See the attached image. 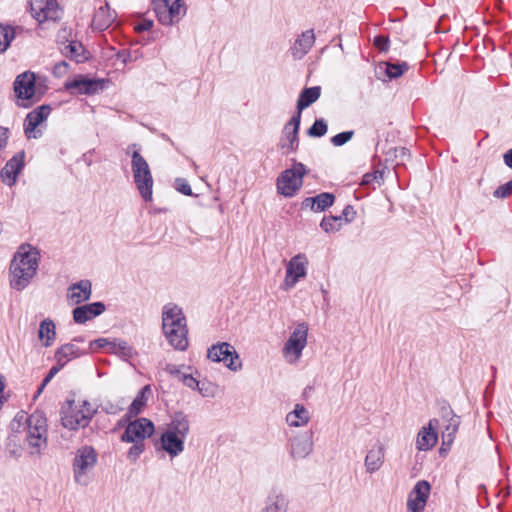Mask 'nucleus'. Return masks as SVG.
Returning <instances> with one entry per match:
<instances>
[{
  "mask_svg": "<svg viewBox=\"0 0 512 512\" xmlns=\"http://www.w3.org/2000/svg\"><path fill=\"white\" fill-rule=\"evenodd\" d=\"M63 368L64 366H60V363L56 362V364L50 368L48 374L43 379V382L38 390V393H40L43 390V388L53 379V377Z\"/></svg>",
  "mask_w": 512,
  "mask_h": 512,
  "instance_id": "nucleus-49",
  "label": "nucleus"
},
{
  "mask_svg": "<svg viewBox=\"0 0 512 512\" xmlns=\"http://www.w3.org/2000/svg\"><path fill=\"white\" fill-rule=\"evenodd\" d=\"M63 368L64 366H60V363L56 362V364L50 368L48 374L43 379V382L38 390V393H40L43 390V388L53 379V377Z\"/></svg>",
  "mask_w": 512,
  "mask_h": 512,
  "instance_id": "nucleus-50",
  "label": "nucleus"
},
{
  "mask_svg": "<svg viewBox=\"0 0 512 512\" xmlns=\"http://www.w3.org/2000/svg\"><path fill=\"white\" fill-rule=\"evenodd\" d=\"M327 132V124L323 119H317L308 130V135L312 137H322Z\"/></svg>",
  "mask_w": 512,
  "mask_h": 512,
  "instance_id": "nucleus-43",
  "label": "nucleus"
},
{
  "mask_svg": "<svg viewBox=\"0 0 512 512\" xmlns=\"http://www.w3.org/2000/svg\"><path fill=\"white\" fill-rule=\"evenodd\" d=\"M408 70V64L402 63H386V74L390 79L400 77L405 71Z\"/></svg>",
  "mask_w": 512,
  "mask_h": 512,
  "instance_id": "nucleus-42",
  "label": "nucleus"
},
{
  "mask_svg": "<svg viewBox=\"0 0 512 512\" xmlns=\"http://www.w3.org/2000/svg\"><path fill=\"white\" fill-rule=\"evenodd\" d=\"M307 265L308 260L304 254H297L289 260L286 265L285 289L293 288L301 278L306 276Z\"/></svg>",
  "mask_w": 512,
  "mask_h": 512,
  "instance_id": "nucleus-13",
  "label": "nucleus"
},
{
  "mask_svg": "<svg viewBox=\"0 0 512 512\" xmlns=\"http://www.w3.org/2000/svg\"><path fill=\"white\" fill-rule=\"evenodd\" d=\"M99 407L103 412L111 415H116L123 410V407L120 403H113L109 400L101 403Z\"/></svg>",
  "mask_w": 512,
  "mask_h": 512,
  "instance_id": "nucleus-45",
  "label": "nucleus"
},
{
  "mask_svg": "<svg viewBox=\"0 0 512 512\" xmlns=\"http://www.w3.org/2000/svg\"><path fill=\"white\" fill-rule=\"evenodd\" d=\"M176 189L186 196L192 195L191 186L184 179H176Z\"/></svg>",
  "mask_w": 512,
  "mask_h": 512,
  "instance_id": "nucleus-51",
  "label": "nucleus"
},
{
  "mask_svg": "<svg viewBox=\"0 0 512 512\" xmlns=\"http://www.w3.org/2000/svg\"><path fill=\"white\" fill-rule=\"evenodd\" d=\"M136 147V144L130 145L127 153L129 154L130 150ZM131 158V170L137 190L146 202H150L152 201L154 181L149 164L138 150L132 151Z\"/></svg>",
  "mask_w": 512,
  "mask_h": 512,
  "instance_id": "nucleus-3",
  "label": "nucleus"
},
{
  "mask_svg": "<svg viewBox=\"0 0 512 512\" xmlns=\"http://www.w3.org/2000/svg\"><path fill=\"white\" fill-rule=\"evenodd\" d=\"M385 457V448L381 443L375 444L367 453L364 461L366 472L372 474L378 471L383 463Z\"/></svg>",
  "mask_w": 512,
  "mask_h": 512,
  "instance_id": "nucleus-27",
  "label": "nucleus"
},
{
  "mask_svg": "<svg viewBox=\"0 0 512 512\" xmlns=\"http://www.w3.org/2000/svg\"><path fill=\"white\" fill-rule=\"evenodd\" d=\"M2 230H3V224H2V222L0 221V234L2 233Z\"/></svg>",
  "mask_w": 512,
  "mask_h": 512,
  "instance_id": "nucleus-63",
  "label": "nucleus"
},
{
  "mask_svg": "<svg viewBox=\"0 0 512 512\" xmlns=\"http://www.w3.org/2000/svg\"><path fill=\"white\" fill-rule=\"evenodd\" d=\"M374 45L380 50V51H387L389 48V39L385 36H376L374 38Z\"/></svg>",
  "mask_w": 512,
  "mask_h": 512,
  "instance_id": "nucleus-53",
  "label": "nucleus"
},
{
  "mask_svg": "<svg viewBox=\"0 0 512 512\" xmlns=\"http://www.w3.org/2000/svg\"><path fill=\"white\" fill-rule=\"evenodd\" d=\"M207 357L214 362H223L231 371H238L242 367L237 351L227 342L212 345L208 349Z\"/></svg>",
  "mask_w": 512,
  "mask_h": 512,
  "instance_id": "nucleus-10",
  "label": "nucleus"
},
{
  "mask_svg": "<svg viewBox=\"0 0 512 512\" xmlns=\"http://www.w3.org/2000/svg\"><path fill=\"white\" fill-rule=\"evenodd\" d=\"M12 429L24 434V441L31 454H40L47 446V419L43 412L30 415L18 413L12 422Z\"/></svg>",
  "mask_w": 512,
  "mask_h": 512,
  "instance_id": "nucleus-1",
  "label": "nucleus"
},
{
  "mask_svg": "<svg viewBox=\"0 0 512 512\" xmlns=\"http://www.w3.org/2000/svg\"><path fill=\"white\" fill-rule=\"evenodd\" d=\"M69 64L66 61H60L55 64L53 74L56 77H62L68 72Z\"/></svg>",
  "mask_w": 512,
  "mask_h": 512,
  "instance_id": "nucleus-52",
  "label": "nucleus"
},
{
  "mask_svg": "<svg viewBox=\"0 0 512 512\" xmlns=\"http://www.w3.org/2000/svg\"><path fill=\"white\" fill-rule=\"evenodd\" d=\"M98 461V454L92 446H82L76 453L72 464L74 481L87 486L92 480V472Z\"/></svg>",
  "mask_w": 512,
  "mask_h": 512,
  "instance_id": "nucleus-6",
  "label": "nucleus"
},
{
  "mask_svg": "<svg viewBox=\"0 0 512 512\" xmlns=\"http://www.w3.org/2000/svg\"><path fill=\"white\" fill-rule=\"evenodd\" d=\"M150 393V386L149 385H146L144 386L140 392L138 393V395L136 396V398L133 400V402L131 403L130 407H129V414L132 415V416H136L137 414H139L142 410V408L145 406L146 402H147V394Z\"/></svg>",
  "mask_w": 512,
  "mask_h": 512,
  "instance_id": "nucleus-37",
  "label": "nucleus"
},
{
  "mask_svg": "<svg viewBox=\"0 0 512 512\" xmlns=\"http://www.w3.org/2000/svg\"><path fill=\"white\" fill-rule=\"evenodd\" d=\"M13 86L18 104L25 108L39 101L45 92L41 83L36 81L35 74L30 71L18 75Z\"/></svg>",
  "mask_w": 512,
  "mask_h": 512,
  "instance_id": "nucleus-5",
  "label": "nucleus"
},
{
  "mask_svg": "<svg viewBox=\"0 0 512 512\" xmlns=\"http://www.w3.org/2000/svg\"><path fill=\"white\" fill-rule=\"evenodd\" d=\"M320 94L321 88L319 86L305 88L299 95L296 114H299V117L301 118L302 110L317 101L320 97Z\"/></svg>",
  "mask_w": 512,
  "mask_h": 512,
  "instance_id": "nucleus-32",
  "label": "nucleus"
},
{
  "mask_svg": "<svg viewBox=\"0 0 512 512\" xmlns=\"http://www.w3.org/2000/svg\"><path fill=\"white\" fill-rule=\"evenodd\" d=\"M210 388H212L211 383H205V385H204V391L208 392V393H209V396H211V395L213 394V391H210Z\"/></svg>",
  "mask_w": 512,
  "mask_h": 512,
  "instance_id": "nucleus-61",
  "label": "nucleus"
},
{
  "mask_svg": "<svg viewBox=\"0 0 512 512\" xmlns=\"http://www.w3.org/2000/svg\"><path fill=\"white\" fill-rule=\"evenodd\" d=\"M39 266V252L31 245H21L13 256L9 268L12 289L24 290L35 277Z\"/></svg>",
  "mask_w": 512,
  "mask_h": 512,
  "instance_id": "nucleus-2",
  "label": "nucleus"
},
{
  "mask_svg": "<svg viewBox=\"0 0 512 512\" xmlns=\"http://www.w3.org/2000/svg\"><path fill=\"white\" fill-rule=\"evenodd\" d=\"M38 337L44 347H50L56 339L55 323L47 318L41 321L38 331Z\"/></svg>",
  "mask_w": 512,
  "mask_h": 512,
  "instance_id": "nucleus-34",
  "label": "nucleus"
},
{
  "mask_svg": "<svg viewBox=\"0 0 512 512\" xmlns=\"http://www.w3.org/2000/svg\"><path fill=\"white\" fill-rule=\"evenodd\" d=\"M512 194V179L507 183L500 185L493 193L496 198H506Z\"/></svg>",
  "mask_w": 512,
  "mask_h": 512,
  "instance_id": "nucleus-48",
  "label": "nucleus"
},
{
  "mask_svg": "<svg viewBox=\"0 0 512 512\" xmlns=\"http://www.w3.org/2000/svg\"><path fill=\"white\" fill-rule=\"evenodd\" d=\"M185 386L188 388H191L193 390H198L199 393L204 396L208 397L209 393L204 391V385L205 382L198 381L195 377H193L191 374L182 375V381Z\"/></svg>",
  "mask_w": 512,
  "mask_h": 512,
  "instance_id": "nucleus-41",
  "label": "nucleus"
},
{
  "mask_svg": "<svg viewBox=\"0 0 512 512\" xmlns=\"http://www.w3.org/2000/svg\"><path fill=\"white\" fill-rule=\"evenodd\" d=\"M132 443H133V445L128 450L127 458L131 462H135L139 458V456L144 452L145 445H144V443H141V442H132Z\"/></svg>",
  "mask_w": 512,
  "mask_h": 512,
  "instance_id": "nucleus-44",
  "label": "nucleus"
},
{
  "mask_svg": "<svg viewBox=\"0 0 512 512\" xmlns=\"http://www.w3.org/2000/svg\"><path fill=\"white\" fill-rule=\"evenodd\" d=\"M315 43V35L313 29L306 30L298 36L291 48V54L294 59H302L313 47Z\"/></svg>",
  "mask_w": 512,
  "mask_h": 512,
  "instance_id": "nucleus-25",
  "label": "nucleus"
},
{
  "mask_svg": "<svg viewBox=\"0 0 512 512\" xmlns=\"http://www.w3.org/2000/svg\"><path fill=\"white\" fill-rule=\"evenodd\" d=\"M431 490L430 484L425 480L418 481L412 489L407 502L410 512H422L425 508Z\"/></svg>",
  "mask_w": 512,
  "mask_h": 512,
  "instance_id": "nucleus-16",
  "label": "nucleus"
},
{
  "mask_svg": "<svg viewBox=\"0 0 512 512\" xmlns=\"http://www.w3.org/2000/svg\"><path fill=\"white\" fill-rule=\"evenodd\" d=\"M288 500L282 494H272L267 498L263 512H287Z\"/></svg>",
  "mask_w": 512,
  "mask_h": 512,
  "instance_id": "nucleus-35",
  "label": "nucleus"
},
{
  "mask_svg": "<svg viewBox=\"0 0 512 512\" xmlns=\"http://www.w3.org/2000/svg\"><path fill=\"white\" fill-rule=\"evenodd\" d=\"M437 423V420L432 419L429 421L428 426L423 427L418 432L416 438V449L418 451H428L436 445L438 441Z\"/></svg>",
  "mask_w": 512,
  "mask_h": 512,
  "instance_id": "nucleus-21",
  "label": "nucleus"
},
{
  "mask_svg": "<svg viewBox=\"0 0 512 512\" xmlns=\"http://www.w3.org/2000/svg\"><path fill=\"white\" fill-rule=\"evenodd\" d=\"M61 52L64 56L74 59L76 62H82L86 59L83 55L84 47L78 41H71L68 44H65L61 48Z\"/></svg>",
  "mask_w": 512,
  "mask_h": 512,
  "instance_id": "nucleus-36",
  "label": "nucleus"
},
{
  "mask_svg": "<svg viewBox=\"0 0 512 512\" xmlns=\"http://www.w3.org/2000/svg\"><path fill=\"white\" fill-rule=\"evenodd\" d=\"M50 111V106L42 105L27 114L24 120V132L28 138H38L40 131H36V128L47 119Z\"/></svg>",
  "mask_w": 512,
  "mask_h": 512,
  "instance_id": "nucleus-17",
  "label": "nucleus"
},
{
  "mask_svg": "<svg viewBox=\"0 0 512 512\" xmlns=\"http://www.w3.org/2000/svg\"><path fill=\"white\" fill-rule=\"evenodd\" d=\"M313 451V433L303 432L289 441V453L294 460L304 459Z\"/></svg>",
  "mask_w": 512,
  "mask_h": 512,
  "instance_id": "nucleus-15",
  "label": "nucleus"
},
{
  "mask_svg": "<svg viewBox=\"0 0 512 512\" xmlns=\"http://www.w3.org/2000/svg\"><path fill=\"white\" fill-rule=\"evenodd\" d=\"M153 27L152 21H144L140 24H138L135 29L139 32L141 31H149Z\"/></svg>",
  "mask_w": 512,
  "mask_h": 512,
  "instance_id": "nucleus-58",
  "label": "nucleus"
},
{
  "mask_svg": "<svg viewBox=\"0 0 512 512\" xmlns=\"http://www.w3.org/2000/svg\"><path fill=\"white\" fill-rule=\"evenodd\" d=\"M113 349L116 353H120L124 357H131L133 353L128 343L122 340L113 343Z\"/></svg>",
  "mask_w": 512,
  "mask_h": 512,
  "instance_id": "nucleus-47",
  "label": "nucleus"
},
{
  "mask_svg": "<svg viewBox=\"0 0 512 512\" xmlns=\"http://www.w3.org/2000/svg\"><path fill=\"white\" fill-rule=\"evenodd\" d=\"M154 432V424L147 418H138L130 422L121 436L123 442H141Z\"/></svg>",
  "mask_w": 512,
  "mask_h": 512,
  "instance_id": "nucleus-12",
  "label": "nucleus"
},
{
  "mask_svg": "<svg viewBox=\"0 0 512 512\" xmlns=\"http://www.w3.org/2000/svg\"><path fill=\"white\" fill-rule=\"evenodd\" d=\"M92 293V284L89 280H81L77 283L72 284L67 293V297L74 304L90 299Z\"/></svg>",
  "mask_w": 512,
  "mask_h": 512,
  "instance_id": "nucleus-28",
  "label": "nucleus"
},
{
  "mask_svg": "<svg viewBox=\"0 0 512 512\" xmlns=\"http://www.w3.org/2000/svg\"><path fill=\"white\" fill-rule=\"evenodd\" d=\"M166 430L172 431V433L185 439L190 430L189 421L182 412H177L173 415L172 420L168 424Z\"/></svg>",
  "mask_w": 512,
  "mask_h": 512,
  "instance_id": "nucleus-33",
  "label": "nucleus"
},
{
  "mask_svg": "<svg viewBox=\"0 0 512 512\" xmlns=\"http://www.w3.org/2000/svg\"><path fill=\"white\" fill-rule=\"evenodd\" d=\"M169 344L176 350L184 351L189 345L188 328L163 330Z\"/></svg>",
  "mask_w": 512,
  "mask_h": 512,
  "instance_id": "nucleus-29",
  "label": "nucleus"
},
{
  "mask_svg": "<svg viewBox=\"0 0 512 512\" xmlns=\"http://www.w3.org/2000/svg\"><path fill=\"white\" fill-rule=\"evenodd\" d=\"M15 38V30L10 25L0 24V54L4 53Z\"/></svg>",
  "mask_w": 512,
  "mask_h": 512,
  "instance_id": "nucleus-38",
  "label": "nucleus"
},
{
  "mask_svg": "<svg viewBox=\"0 0 512 512\" xmlns=\"http://www.w3.org/2000/svg\"><path fill=\"white\" fill-rule=\"evenodd\" d=\"M166 371L169 374L177 377L179 381H182V375H186V373L182 372L181 369L175 365H167Z\"/></svg>",
  "mask_w": 512,
  "mask_h": 512,
  "instance_id": "nucleus-55",
  "label": "nucleus"
},
{
  "mask_svg": "<svg viewBox=\"0 0 512 512\" xmlns=\"http://www.w3.org/2000/svg\"><path fill=\"white\" fill-rule=\"evenodd\" d=\"M104 80L90 79L83 75H77L73 80L65 83V89L72 94L93 95L103 90Z\"/></svg>",
  "mask_w": 512,
  "mask_h": 512,
  "instance_id": "nucleus-14",
  "label": "nucleus"
},
{
  "mask_svg": "<svg viewBox=\"0 0 512 512\" xmlns=\"http://www.w3.org/2000/svg\"><path fill=\"white\" fill-rule=\"evenodd\" d=\"M460 422L461 421L459 416L454 414L451 416L448 425L445 427V430L443 431L444 442H447L449 444L453 442L454 436L458 431Z\"/></svg>",
  "mask_w": 512,
  "mask_h": 512,
  "instance_id": "nucleus-39",
  "label": "nucleus"
},
{
  "mask_svg": "<svg viewBox=\"0 0 512 512\" xmlns=\"http://www.w3.org/2000/svg\"><path fill=\"white\" fill-rule=\"evenodd\" d=\"M153 5L158 21L166 26L178 23L187 10L183 0H153Z\"/></svg>",
  "mask_w": 512,
  "mask_h": 512,
  "instance_id": "nucleus-9",
  "label": "nucleus"
},
{
  "mask_svg": "<svg viewBox=\"0 0 512 512\" xmlns=\"http://www.w3.org/2000/svg\"><path fill=\"white\" fill-rule=\"evenodd\" d=\"M108 344H110V342L107 339L99 338V339H96V340H93L90 342V348L92 350L100 349V348H104Z\"/></svg>",
  "mask_w": 512,
  "mask_h": 512,
  "instance_id": "nucleus-57",
  "label": "nucleus"
},
{
  "mask_svg": "<svg viewBox=\"0 0 512 512\" xmlns=\"http://www.w3.org/2000/svg\"><path fill=\"white\" fill-rule=\"evenodd\" d=\"M308 325L305 322L297 324L288 340L285 342L282 353L289 364L297 363L307 345Z\"/></svg>",
  "mask_w": 512,
  "mask_h": 512,
  "instance_id": "nucleus-8",
  "label": "nucleus"
},
{
  "mask_svg": "<svg viewBox=\"0 0 512 512\" xmlns=\"http://www.w3.org/2000/svg\"><path fill=\"white\" fill-rule=\"evenodd\" d=\"M115 17V13L110 10L108 4L101 6L93 16L92 27L95 30L104 31L114 22Z\"/></svg>",
  "mask_w": 512,
  "mask_h": 512,
  "instance_id": "nucleus-30",
  "label": "nucleus"
},
{
  "mask_svg": "<svg viewBox=\"0 0 512 512\" xmlns=\"http://www.w3.org/2000/svg\"><path fill=\"white\" fill-rule=\"evenodd\" d=\"M183 327H187V322L182 309L172 303L165 305L162 311V330Z\"/></svg>",
  "mask_w": 512,
  "mask_h": 512,
  "instance_id": "nucleus-18",
  "label": "nucleus"
},
{
  "mask_svg": "<svg viewBox=\"0 0 512 512\" xmlns=\"http://www.w3.org/2000/svg\"><path fill=\"white\" fill-rule=\"evenodd\" d=\"M8 143V129L0 126V151L6 147Z\"/></svg>",
  "mask_w": 512,
  "mask_h": 512,
  "instance_id": "nucleus-56",
  "label": "nucleus"
},
{
  "mask_svg": "<svg viewBox=\"0 0 512 512\" xmlns=\"http://www.w3.org/2000/svg\"><path fill=\"white\" fill-rule=\"evenodd\" d=\"M30 12L39 24L56 22L62 15V10L56 0H30Z\"/></svg>",
  "mask_w": 512,
  "mask_h": 512,
  "instance_id": "nucleus-11",
  "label": "nucleus"
},
{
  "mask_svg": "<svg viewBox=\"0 0 512 512\" xmlns=\"http://www.w3.org/2000/svg\"><path fill=\"white\" fill-rule=\"evenodd\" d=\"M354 135L353 131H344L331 138V143L334 146H342L352 139Z\"/></svg>",
  "mask_w": 512,
  "mask_h": 512,
  "instance_id": "nucleus-46",
  "label": "nucleus"
},
{
  "mask_svg": "<svg viewBox=\"0 0 512 512\" xmlns=\"http://www.w3.org/2000/svg\"><path fill=\"white\" fill-rule=\"evenodd\" d=\"M335 196L329 192H322L314 197H307L301 203L302 209L313 212H323L334 204Z\"/></svg>",
  "mask_w": 512,
  "mask_h": 512,
  "instance_id": "nucleus-24",
  "label": "nucleus"
},
{
  "mask_svg": "<svg viewBox=\"0 0 512 512\" xmlns=\"http://www.w3.org/2000/svg\"><path fill=\"white\" fill-rule=\"evenodd\" d=\"M184 438L166 430L160 438L161 448L169 454L171 458L178 456L184 451Z\"/></svg>",
  "mask_w": 512,
  "mask_h": 512,
  "instance_id": "nucleus-26",
  "label": "nucleus"
},
{
  "mask_svg": "<svg viewBox=\"0 0 512 512\" xmlns=\"http://www.w3.org/2000/svg\"><path fill=\"white\" fill-rule=\"evenodd\" d=\"M504 163L512 169V148L510 150H508L504 156Z\"/></svg>",
  "mask_w": 512,
  "mask_h": 512,
  "instance_id": "nucleus-59",
  "label": "nucleus"
},
{
  "mask_svg": "<svg viewBox=\"0 0 512 512\" xmlns=\"http://www.w3.org/2000/svg\"><path fill=\"white\" fill-rule=\"evenodd\" d=\"M97 409L88 401L68 402V406L62 410L61 423L69 430H78L89 425L96 414Z\"/></svg>",
  "mask_w": 512,
  "mask_h": 512,
  "instance_id": "nucleus-4",
  "label": "nucleus"
},
{
  "mask_svg": "<svg viewBox=\"0 0 512 512\" xmlns=\"http://www.w3.org/2000/svg\"><path fill=\"white\" fill-rule=\"evenodd\" d=\"M354 208L351 205H347L342 211V219L344 218L346 222H350L353 220L355 216Z\"/></svg>",
  "mask_w": 512,
  "mask_h": 512,
  "instance_id": "nucleus-54",
  "label": "nucleus"
},
{
  "mask_svg": "<svg viewBox=\"0 0 512 512\" xmlns=\"http://www.w3.org/2000/svg\"><path fill=\"white\" fill-rule=\"evenodd\" d=\"M300 120L301 118L299 117V114H295L284 127V137L281 141V148L285 150L286 154L291 151H295L298 147Z\"/></svg>",
  "mask_w": 512,
  "mask_h": 512,
  "instance_id": "nucleus-20",
  "label": "nucleus"
},
{
  "mask_svg": "<svg viewBox=\"0 0 512 512\" xmlns=\"http://www.w3.org/2000/svg\"><path fill=\"white\" fill-rule=\"evenodd\" d=\"M104 311L105 305L102 302L78 306L73 310V319L78 324H84L94 317L101 315Z\"/></svg>",
  "mask_w": 512,
  "mask_h": 512,
  "instance_id": "nucleus-23",
  "label": "nucleus"
},
{
  "mask_svg": "<svg viewBox=\"0 0 512 512\" xmlns=\"http://www.w3.org/2000/svg\"><path fill=\"white\" fill-rule=\"evenodd\" d=\"M375 179L373 174L367 173L363 176L362 184H370Z\"/></svg>",
  "mask_w": 512,
  "mask_h": 512,
  "instance_id": "nucleus-60",
  "label": "nucleus"
},
{
  "mask_svg": "<svg viewBox=\"0 0 512 512\" xmlns=\"http://www.w3.org/2000/svg\"><path fill=\"white\" fill-rule=\"evenodd\" d=\"M88 352L73 342L65 343L58 347L54 353V359L60 366H66L70 361L86 355Z\"/></svg>",
  "mask_w": 512,
  "mask_h": 512,
  "instance_id": "nucleus-22",
  "label": "nucleus"
},
{
  "mask_svg": "<svg viewBox=\"0 0 512 512\" xmlns=\"http://www.w3.org/2000/svg\"><path fill=\"white\" fill-rule=\"evenodd\" d=\"M306 167L302 163H294L292 168L283 171L277 178V192L285 197H293L301 189Z\"/></svg>",
  "mask_w": 512,
  "mask_h": 512,
  "instance_id": "nucleus-7",
  "label": "nucleus"
},
{
  "mask_svg": "<svg viewBox=\"0 0 512 512\" xmlns=\"http://www.w3.org/2000/svg\"><path fill=\"white\" fill-rule=\"evenodd\" d=\"M24 152L15 154L0 171V178L3 183L13 186L16 183L17 176L24 166Z\"/></svg>",
  "mask_w": 512,
  "mask_h": 512,
  "instance_id": "nucleus-19",
  "label": "nucleus"
},
{
  "mask_svg": "<svg viewBox=\"0 0 512 512\" xmlns=\"http://www.w3.org/2000/svg\"><path fill=\"white\" fill-rule=\"evenodd\" d=\"M342 225V216L324 217L320 223V227L326 233H334L339 231Z\"/></svg>",
  "mask_w": 512,
  "mask_h": 512,
  "instance_id": "nucleus-40",
  "label": "nucleus"
},
{
  "mask_svg": "<svg viewBox=\"0 0 512 512\" xmlns=\"http://www.w3.org/2000/svg\"><path fill=\"white\" fill-rule=\"evenodd\" d=\"M309 421L310 413L302 404H296L294 409L286 415V422L291 427H303Z\"/></svg>",
  "mask_w": 512,
  "mask_h": 512,
  "instance_id": "nucleus-31",
  "label": "nucleus"
},
{
  "mask_svg": "<svg viewBox=\"0 0 512 512\" xmlns=\"http://www.w3.org/2000/svg\"><path fill=\"white\" fill-rule=\"evenodd\" d=\"M71 342L75 343L76 342H84V338L83 337H75Z\"/></svg>",
  "mask_w": 512,
  "mask_h": 512,
  "instance_id": "nucleus-62",
  "label": "nucleus"
}]
</instances>
